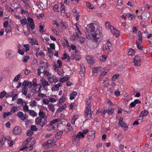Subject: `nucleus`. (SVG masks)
<instances>
[{"label":"nucleus","mask_w":152,"mask_h":152,"mask_svg":"<svg viewBox=\"0 0 152 152\" xmlns=\"http://www.w3.org/2000/svg\"><path fill=\"white\" fill-rule=\"evenodd\" d=\"M96 25L91 23L87 26L86 28V34L87 37L91 35L94 41L97 44H99L101 41L102 34L100 30L97 28L95 29Z\"/></svg>","instance_id":"f257e3e1"},{"label":"nucleus","mask_w":152,"mask_h":152,"mask_svg":"<svg viewBox=\"0 0 152 152\" xmlns=\"http://www.w3.org/2000/svg\"><path fill=\"white\" fill-rule=\"evenodd\" d=\"M85 137L84 135L82 133V132H79L77 134L75 135L72 137L73 143L76 144L77 143L80 138H83Z\"/></svg>","instance_id":"f03ea898"},{"label":"nucleus","mask_w":152,"mask_h":152,"mask_svg":"<svg viewBox=\"0 0 152 152\" xmlns=\"http://www.w3.org/2000/svg\"><path fill=\"white\" fill-rule=\"evenodd\" d=\"M42 118H41L37 117L36 118L35 120V123L36 125H40L41 123H42V124L40 125V127L41 128H42L47 123V118H44V120L42 121Z\"/></svg>","instance_id":"7ed1b4c3"},{"label":"nucleus","mask_w":152,"mask_h":152,"mask_svg":"<svg viewBox=\"0 0 152 152\" xmlns=\"http://www.w3.org/2000/svg\"><path fill=\"white\" fill-rule=\"evenodd\" d=\"M5 56L7 59L12 60L15 57L14 52L11 50H8L6 52Z\"/></svg>","instance_id":"20e7f679"},{"label":"nucleus","mask_w":152,"mask_h":152,"mask_svg":"<svg viewBox=\"0 0 152 152\" xmlns=\"http://www.w3.org/2000/svg\"><path fill=\"white\" fill-rule=\"evenodd\" d=\"M95 131L94 130L89 131L88 133V138L91 141H93L95 137Z\"/></svg>","instance_id":"39448f33"},{"label":"nucleus","mask_w":152,"mask_h":152,"mask_svg":"<svg viewBox=\"0 0 152 152\" xmlns=\"http://www.w3.org/2000/svg\"><path fill=\"white\" fill-rule=\"evenodd\" d=\"M27 21L30 23L29 26L30 27L31 29L33 30L34 29L35 27V24L34 23L33 19L31 17H28L27 18Z\"/></svg>","instance_id":"423d86ee"},{"label":"nucleus","mask_w":152,"mask_h":152,"mask_svg":"<svg viewBox=\"0 0 152 152\" xmlns=\"http://www.w3.org/2000/svg\"><path fill=\"white\" fill-rule=\"evenodd\" d=\"M133 62L135 66L140 65V58L138 55H136L133 58Z\"/></svg>","instance_id":"0eeeda50"},{"label":"nucleus","mask_w":152,"mask_h":152,"mask_svg":"<svg viewBox=\"0 0 152 152\" xmlns=\"http://www.w3.org/2000/svg\"><path fill=\"white\" fill-rule=\"evenodd\" d=\"M119 125L122 128H124L125 131L127 130L128 128V126L123 121V118H120L118 122Z\"/></svg>","instance_id":"6e6552de"},{"label":"nucleus","mask_w":152,"mask_h":152,"mask_svg":"<svg viewBox=\"0 0 152 152\" xmlns=\"http://www.w3.org/2000/svg\"><path fill=\"white\" fill-rule=\"evenodd\" d=\"M91 107H86V109L85 111L84 115L85 116H87V117L91 118L92 115L91 110Z\"/></svg>","instance_id":"1a4fd4ad"},{"label":"nucleus","mask_w":152,"mask_h":152,"mask_svg":"<svg viewBox=\"0 0 152 152\" xmlns=\"http://www.w3.org/2000/svg\"><path fill=\"white\" fill-rule=\"evenodd\" d=\"M21 128L18 126H15L13 129V133L15 135H19L21 132Z\"/></svg>","instance_id":"9d476101"},{"label":"nucleus","mask_w":152,"mask_h":152,"mask_svg":"<svg viewBox=\"0 0 152 152\" xmlns=\"http://www.w3.org/2000/svg\"><path fill=\"white\" fill-rule=\"evenodd\" d=\"M86 59L88 64H92L94 63V61L92 56L87 55L86 56Z\"/></svg>","instance_id":"9b49d317"},{"label":"nucleus","mask_w":152,"mask_h":152,"mask_svg":"<svg viewBox=\"0 0 152 152\" xmlns=\"http://www.w3.org/2000/svg\"><path fill=\"white\" fill-rule=\"evenodd\" d=\"M17 116L22 121L24 120L26 118V115H24L23 113L21 111H20L18 113Z\"/></svg>","instance_id":"f8f14e48"},{"label":"nucleus","mask_w":152,"mask_h":152,"mask_svg":"<svg viewBox=\"0 0 152 152\" xmlns=\"http://www.w3.org/2000/svg\"><path fill=\"white\" fill-rule=\"evenodd\" d=\"M79 34L75 33L71 36L70 37V39L72 41H76L79 37Z\"/></svg>","instance_id":"ddd939ff"},{"label":"nucleus","mask_w":152,"mask_h":152,"mask_svg":"<svg viewBox=\"0 0 152 152\" xmlns=\"http://www.w3.org/2000/svg\"><path fill=\"white\" fill-rule=\"evenodd\" d=\"M40 81L43 87H45L46 86H49L48 82L45 79L42 78L41 79Z\"/></svg>","instance_id":"4468645a"},{"label":"nucleus","mask_w":152,"mask_h":152,"mask_svg":"<svg viewBox=\"0 0 152 152\" xmlns=\"http://www.w3.org/2000/svg\"><path fill=\"white\" fill-rule=\"evenodd\" d=\"M102 68L100 66L95 67L93 68L92 72L94 73H96L101 71Z\"/></svg>","instance_id":"2eb2a0df"},{"label":"nucleus","mask_w":152,"mask_h":152,"mask_svg":"<svg viewBox=\"0 0 152 152\" xmlns=\"http://www.w3.org/2000/svg\"><path fill=\"white\" fill-rule=\"evenodd\" d=\"M85 72V69L84 66H80V70L79 72V74L80 76L82 77L84 76V73Z\"/></svg>","instance_id":"dca6fc26"},{"label":"nucleus","mask_w":152,"mask_h":152,"mask_svg":"<svg viewBox=\"0 0 152 152\" xmlns=\"http://www.w3.org/2000/svg\"><path fill=\"white\" fill-rule=\"evenodd\" d=\"M113 30L111 29L112 32L113 34L115 35L116 37H118L119 34V31L117 29L114 28H113Z\"/></svg>","instance_id":"f3484780"},{"label":"nucleus","mask_w":152,"mask_h":152,"mask_svg":"<svg viewBox=\"0 0 152 152\" xmlns=\"http://www.w3.org/2000/svg\"><path fill=\"white\" fill-rule=\"evenodd\" d=\"M57 63L58 64V65L57 64H55L54 65V67L55 69L56 68H61V67L62 64L61 60H58L57 61Z\"/></svg>","instance_id":"a211bd4d"},{"label":"nucleus","mask_w":152,"mask_h":152,"mask_svg":"<svg viewBox=\"0 0 152 152\" xmlns=\"http://www.w3.org/2000/svg\"><path fill=\"white\" fill-rule=\"evenodd\" d=\"M63 132L61 131H58L56 132V135L55 138L56 139H60L62 135Z\"/></svg>","instance_id":"6ab92c4d"},{"label":"nucleus","mask_w":152,"mask_h":152,"mask_svg":"<svg viewBox=\"0 0 152 152\" xmlns=\"http://www.w3.org/2000/svg\"><path fill=\"white\" fill-rule=\"evenodd\" d=\"M148 113V112L146 110H144L142 111L140 115V117H143L147 116Z\"/></svg>","instance_id":"aec40b11"},{"label":"nucleus","mask_w":152,"mask_h":152,"mask_svg":"<svg viewBox=\"0 0 152 152\" xmlns=\"http://www.w3.org/2000/svg\"><path fill=\"white\" fill-rule=\"evenodd\" d=\"M28 91V88L26 87H23L22 89L21 92L24 95L26 96L27 95Z\"/></svg>","instance_id":"412c9836"},{"label":"nucleus","mask_w":152,"mask_h":152,"mask_svg":"<svg viewBox=\"0 0 152 152\" xmlns=\"http://www.w3.org/2000/svg\"><path fill=\"white\" fill-rule=\"evenodd\" d=\"M77 93L76 91H73L70 95V99L72 100L74 99L75 96L77 95Z\"/></svg>","instance_id":"4be33fe9"},{"label":"nucleus","mask_w":152,"mask_h":152,"mask_svg":"<svg viewBox=\"0 0 152 152\" xmlns=\"http://www.w3.org/2000/svg\"><path fill=\"white\" fill-rule=\"evenodd\" d=\"M105 26L108 29H112V28H113V27L110 24V23L108 22H107L105 23Z\"/></svg>","instance_id":"5701e85b"},{"label":"nucleus","mask_w":152,"mask_h":152,"mask_svg":"<svg viewBox=\"0 0 152 152\" xmlns=\"http://www.w3.org/2000/svg\"><path fill=\"white\" fill-rule=\"evenodd\" d=\"M30 115L33 117H34L37 116V113L34 110H30L28 111Z\"/></svg>","instance_id":"b1692460"},{"label":"nucleus","mask_w":152,"mask_h":152,"mask_svg":"<svg viewBox=\"0 0 152 152\" xmlns=\"http://www.w3.org/2000/svg\"><path fill=\"white\" fill-rule=\"evenodd\" d=\"M58 121V119H54L50 123V126H53V129H54V126H53V124L57 122Z\"/></svg>","instance_id":"393cba45"},{"label":"nucleus","mask_w":152,"mask_h":152,"mask_svg":"<svg viewBox=\"0 0 152 152\" xmlns=\"http://www.w3.org/2000/svg\"><path fill=\"white\" fill-rule=\"evenodd\" d=\"M48 107L49 110H51L52 112H54L55 111L54 106L53 104H50L48 105Z\"/></svg>","instance_id":"a878e982"},{"label":"nucleus","mask_w":152,"mask_h":152,"mask_svg":"<svg viewBox=\"0 0 152 152\" xmlns=\"http://www.w3.org/2000/svg\"><path fill=\"white\" fill-rule=\"evenodd\" d=\"M77 50H76L75 52L71 53V58L72 59H74L77 57V55H76V53H77Z\"/></svg>","instance_id":"bb28decb"},{"label":"nucleus","mask_w":152,"mask_h":152,"mask_svg":"<svg viewBox=\"0 0 152 152\" xmlns=\"http://www.w3.org/2000/svg\"><path fill=\"white\" fill-rule=\"evenodd\" d=\"M138 41L139 42H142V34L141 32L140 31H138Z\"/></svg>","instance_id":"cd10ccee"},{"label":"nucleus","mask_w":152,"mask_h":152,"mask_svg":"<svg viewBox=\"0 0 152 152\" xmlns=\"http://www.w3.org/2000/svg\"><path fill=\"white\" fill-rule=\"evenodd\" d=\"M39 117L42 119H44L45 116V113L42 111H40L39 113Z\"/></svg>","instance_id":"c85d7f7f"},{"label":"nucleus","mask_w":152,"mask_h":152,"mask_svg":"<svg viewBox=\"0 0 152 152\" xmlns=\"http://www.w3.org/2000/svg\"><path fill=\"white\" fill-rule=\"evenodd\" d=\"M90 99L89 98H87L86 99V107H91Z\"/></svg>","instance_id":"c756f323"},{"label":"nucleus","mask_w":152,"mask_h":152,"mask_svg":"<svg viewBox=\"0 0 152 152\" xmlns=\"http://www.w3.org/2000/svg\"><path fill=\"white\" fill-rule=\"evenodd\" d=\"M135 53V51L134 50L131 48L128 52V55L129 56H133L134 54Z\"/></svg>","instance_id":"7c9ffc66"},{"label":"nucleus","mask_w":152,"mask_h":152,"mask_svg":"<svg viewBox=\"0 0 152 152\" xmlns=\"http://www.w3.org/2000/svg\"><path fill=\"white\" fill-rule=\"evenodd\" d=\"M107 58V56L105 55H103L99 57V60L101 61L104 62Z\"/></svg>","instance_id":"2f4dec72"},{"label":"nucleus","mask_w":152,"mask_h":152,"mask_svg":"<svg viewBox=\"0 0 152 152\" xmlns=\"http://www.w3.org/2000/svg\"><path fill=\"white\" fill-rule=\"evenodd\" d=\"M20 45L19 44L18 45V53L20 54L21 55H23L24 53V50H23L20 49Z\"/></svg>","instance_id":"473e14b6"},{"label":"nucleus","mask_w":152,"mask_h":152,"mask_svg":"<svg viewBox=\"0 0 152 152\" xmlns=\"http://www.w3.org/2000/svg\"><path fill=\"white\" fill-rule=\"evenodd\" d=\"M20 24L23 26H25L27 23L26 19V18H23L20 21Z\"/></svg>","instance_id":"72a5a7b5"},{"label":"nucleus","mask_w":152,"mask_h":152,"mask_svg":"<svg viewBox=\"0 0 152 152\" xmlns=\"http://www.w3.org/2000/svg\"><path fill=\"white\" fill-rule=\"evenodd\" d=\"M61 7L60 8L61 12L64 13L65 12V6L62 3H61Z\"/></svg>","instance_id":"f704fd0d"},{"label":"nucleus","mask_w":152,"mask_h":152,"mask_svg":"<svg viewBox=\"0 0 152 152\" xmlns=\"http://www.w3.org/2000/svg\"><path fill=\"white\" fill-rule=\"evenodd\" d=\"M47 143L48 144L50 145L52 144H55L56 143V140L55 139H50L48 140Z\"/></svg>","instance_id":"c9c22d12"},{"label":"nucleus","mask_w":152,"mask_h":152,"mask_svg":"<svg viewBox=\"0 0 152 152\" xmlns=\"http://www.w3.org/2000/svg\"><path fill=\"white\" fill-rule=\"evenodd\" d=\"M6 28L5 31L7 33H9L11 32L12 30L11 27L10 25H9L8 27H6Z\"/></svg>","instance_id":"e433bc0d"},{"label":"nucleus","mask_w":152,"mask_h":152,"mask_svg":"<svg viewBox=\"0 0 152 152\" xmlns=\"http://www.w3.org/2000/svg\"><path fill=\"white\" fill-rule=\"evenodd\" d=\"M126 15L129 19L131 20H133L135 18V16L134 15L129 13L126 14Z\"/></svg>","instance_id":"4c0bfd02"},{"label":"nucleus","mask_w":152,"mask_h":152,"mask_svg":"<svg viewBox=\"0 0 152 152\" xmlns=\"http://www.w3.org/2000/svg\"><path fill=\"white\" fill-rule=\"evenodd\" d=\"M69 79L68 77H64L62 78H60L59 79V81L62 83L64 82V81H67Z\"/></svg>","instance_id":"58836bf2"},{"label":"nucleus","mask_w":152,"mask_h":152,"mask_svg":"<svg viewBox=\"0 0 152 152\" xmlns=\"http://www.w3.org/2000/svg\"><path fill=\"white\" fill-rule=\"evenodd\" d=\"M30 57L28 56H24L23 57V59L22 60V61L23 62L26 63L28 61Z\"/></svg>","instance_id":"ea45409f"},{"label":"nucleus","mask_w":152,"mask_h":152,"mask_svg":"<svg viewBox=\"0 0 152 152\" xmlns=\"http://www.w3.org/2000/svg\"><path fill=\"white\" fill-rule=\"evenodd\" d=\"M37 80L36 78H34L32 80V86H34V87H36L37 86Z\"/></svg>","instance_id":"a19ab883"},{"label":"nucleus","mask_w":152,"mask_h":152,"mask_svg":"<svg viewBox=\"0 0 152 152\" xmlns=\"http://www.w3.org/2000/svg\"><path fill=\"white\" fill-rule=\"evenodd\" d=\"M59 6L58 4H56L53 6V10L56 12H58Z\"/></svg>","instance_id":"79ce46f5"},{"label":"nucleus","mask_w":152,"mask_h":152,"mask_svg":"<svg viewBox=\"0 0 152 152\" xmlns=\"http://www.w3.org/2000/svg\"><path fill=\"white\" fill-rule=\"evenodd\" d=\"M31 42L32 44H34L35 45H38V43L37 41V40L36 39H31Z\"/></svg>","instance_id":"37998d69"},{"label":"nucleus","mask_w":152,"mask_h":152,"mask_svg":"<svg viewBox=\"0 0 152 152\" xmlns=\"http://www.w3.org/2000/svg\"><path fill=\"white\" fill-rule=\"evenodd\" d=\"M23 47L25 48L24 50L25 52H27L29 50V46L28 44H24Z\"/></svg>","instance_id":"c03bdc74"},{"label":"nucleus","mask_w":152,"mask_h":152,"mask_svg":"<svg viewBox=\"0 0 152 152\" xmlns=\"http://www.w3.org/2000/svg\"><path fill=\"white\" fill-rule=\"evenodd\" d=\"M67 129L68 131L71 132L72 130V128L70 124L68 123L67 124Z\"/></svg>","instance_id":"a18cd8bd"},{"label":"nucleus","mask_w":152,"mask_h":152,"mask_svg":"<svg viewBox=\"0 0 152 152\" xmlns=\"http://www.w3.org/2000/svg\"><path fill=\"white\" fill-rule=\"evenodd\" d=\"M21 75L19 74L16 76L14 78L13 80L15 82H17L20 77Z\"/></svg>","instance_id":"49530a36"},{"label":"nucleus","mask_w":152,"mask_h":152,"mask_svg":"<svg viewBox=\"0 0 152 152\" xmlns=\"http://www.w3.org/2000/svg\"><path fill=\"white\" fill-rule=\"evenodd\" d=\"M114 111V108H111L107 112L108 114L109 115H111L113 113Z\"/></svg>","instance_id":"de8ad7c7"},{"label":"nucleus","mask_w":152,"mask_h":152,"mask_svg":"<svg viewBox=\"0 0 152 152\" xmlns=\"http://www.w3.org/2000/svg\"><path fill=\"white\" fill-rule=\"evenodd\" d=\"M31 130L32 131H36L38 129L36 126L34 125H31L30 127Z\"/></svg>","instance_id":"09e8293b"},{"label":"nucleus","mask_w":152,"mask_h":152,"mask_svg":"<svg viewBox=\"0 0 152 152\" xmlns=\"http://www.w3.org/2000/svg\"><path fill=\"white\" fill-rule=\"evenodd\" d=\"M119 76V74L114 75L112 77V80L113 81H115Z\"/></svg>","instance_id":"8fccbe9b"},{"label":"nucleus","mask_w":152,"mask_h":152,"mask_svg":"<svg viewBox=\"0 0 152 152\" xmlns=\"http://www.w3.org/2000/svg\"><path fill=\"white\" fill-rule=\"evenodd\" d=\"M52 30L53 33L57 36H58L60 35L59 32L55 28H52Z\"/></svg>","instance_id":"3c124183"},{"label":"nucleus","mask_w":152,"mask_h":152,"mask_svg":"<svg viewBox=\"0 0 152 152\" xmlns=\"http://www.w3.org/2000/svg\"><path fill=\"white\" fill-rule=\"evenodd\" d=\"M17 110V108L16 107H13L11 108V111H10L11 113L12 114L16 112Z\"/></svg>","instance_id":"603ef678"},{"label":"nucleus","mask_w":152,"mask_h":152,"mask_svg":"<svg viewBox=\"0 0 152 152\" xmlns=\"http://www.w3.org/2000/svg\"><path fill=\"white\" fill-rule=\"evenodd\" d=\"M22 1L28 6H29L31 4V2L28 0H23Z\"/></svg>","instance_id":"864d4df0"},{"label":"nucleus","mask_w":152,"mask_h":152,"mask_svg":"<svg viewBox=\"0 0 152 152\" xmlns=\"http://www.w3.org/2000/svg\"><path fill=\"white\" fill-rule=\"evenodd\" d=\"M11 113L10 112L6 113H4L3 115V117L4 118H5L7 116H8L9 115H11Z\"/></svg>","instance_id":"5fc2aeb1"},{"label":"nucleus","mask_w":152,"mask_h":152,"mask_svg":"<svg viewBox=\"0 0 152 152\" xmlns=\"http://www.w3.org/2000/svg\"><path fill=\"white\" fill-rule=\"evenodd\" d=\"M24 102L23 101V100L21 98H18L17 99V103L18 104H23V103Z\"/></svg>","instance_id":"6e6d98bb"},{"label":"nucleus","mask_w":152,"mask_h":152,"mask_svg":"<svg viewBox=\"0 0 152 152\" xmlns=\"http://www.w3.org/2000/svg\"><path fill=\"white\" fill-rule=\"evenodd\" d=\"M52 23L53 25H56V27L58 28H60L61 27V26L56 21H52Z\"/></svg>","instance_id":"4d7b16f0"},{"label":"nucleus","mask_w":152,"mask_h":152,"mask_svg":"<svg viewBox=\"0 0 152 152\" xmlns=\"http://www.w3.org/2000/svg\"><path fill=\"white\" fill-rule=\"evenodd\" d=\"M33 132L31 130H28L27 132V135L28 136H31L33 134Z\"/></svg>","instance_id":"13d9d810"},{"label":"nucleus","mask_w":152,"mask_h":152,"mask_svg":"<svg viewBox=\"0 0 152 152\" xmlns=\"http://www.w3.org/2000/svg\"><path fill=\"white\" fill-rule=\"evenodd\" d=\"M6 92L5 91H2L0 93V97L1 98H3L6 95Z\"/></svg>","instance_id":"bf43d9fd"},{"label":"nucleus","mask_w":152,"mask_h":152,"mask_svg":"<svg viewBox=\"0 0 152 152\" xmlns=\"http://www.w3.org/2000/svg\"><path fill=\"white\" fill-rule=\"evenodd\" d=\"M23 108L24 111H27L28 112L29 111V110H29L28 109V107L27 105H24L23 107Z\"/></svg>","instance_id":"052dcab7"},{"label":"nucleus","mask_w":152,"mask_h":152,"mask_svg":"<svg viewBox=\"0 0 152 152\" xmlns=\"http://www.w3.org/2000/svg\"><path fill=\"white\" fill-rule=\"evenodd\" d=\"M28 81L26 80H24L22 83V85L24 86L23 87L28 86Z\"/></svg>","instance_id":"680f3d73"},{"label":"nucleus","mask_w":152,"mask_h":152,"mask_svg":"<svg viewBox=\"0 0 152 152\" xmlns=\"http://www.w3.org/2000/svg\"><path fill=\"white\" fill-rule=\"evenodd\" d=\"M42 73L44 74V75H46L47 76L50 75V73L49 72L45 70L43 71L42 72Z\"/></svg>","instance_id":"e2e57ef3"},{"label":"nucleus","mask_w":152,"mask_h":152,"mask_svg":"<svg viewBox=\"0 0 152 152\" xmlns=\"http://www.w3.org/2000/svg\"><path fill=\"white\" fill-rule=\"evenodd\" d=\"M79 41L81 43H83L85 40V38L83 37H79Z\"/></svg>","instance_id":"0e129e2a"},{"label":"nucleus","mask_w":152,"mask_h":152,"mask_svg":"<svg viewBox=\"0 0 152 152\" xmlns=\"http://www.w3.org/2000/svg\"><path fill=\"white\" fill-rule=\"evenodd\" d=\"M43 103L45 104L48 105L49 100L47 99H44L43 101Z\"/></svg>","instance_id":"69168bd1"},{"label":"nucleus","mask_w":152,"mask_h":152,"mask_svg":"<svg viewBox=\"0 0 152 152\" xmlns=\"http://www.w3.org/2000/svg\"><path fill=\"white\" fill-rule=\"evenodd\" d=\"M61 83H58L57 84L55 85L53 87V88L58 89L61 86Z\"/></svg>","instance_id":"338daca9"},{"label":"nucleus","mask_w":152,"mask_h":152,"mask_svg":"<svg viewBox=\"0 0 152 152\" xmlns=\"http://www.w3.org/2000/svg\"><path fill=\"white\" fill-rule=\"evenodd\" d=\"M52 77H53V79H52L53 83V82L55 83H56L58 81V80L56 77L53 76H52Z\"/></svg>","instance_id":"774afa93"}]
</instances>
